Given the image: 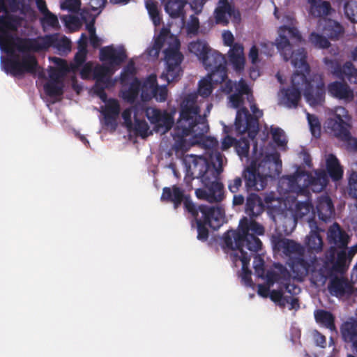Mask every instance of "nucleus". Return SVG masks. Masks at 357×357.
Masks as SVG:
<instances>
[{
  "mask_svg": "<svg viewBox=\"0 0 357 357\" xmlns=\"http://www.w3.org/2000/svg\"><path fill=\"white\" fill-rule=\"evenodd\" d=\"M160 199L162 202L172 203L175 209L183 204L184 210L190 220L191 227L196 228L197 238L199 241H208L209 237L208 227L215 231L225 222V213L223 208L195 204L192 202L190 195L185 194V190L177 185L163 188Z\"/></svg>",
  "mask_w": 357,
  "mask_h": 357,
  "instance_id": "obj_1",
  "label": "nucleus"
},
{
  "mask_svg": "<svg viewBox=\"0 0 357 357\" xmlns=\"http://www.w3.org/2000/svg\"><path fill=\"white\" fill-rule=\"evenodd\" d=\"M197 94H189L181 103L180 116L172 132L174 140L172 149L177 153L188 150L185 137L192 135L201 137L207 133L209 127L206 119L199 115V107L197 105Z\"/></svg>",
  "mask_w": 357,
  "mask_h": 357,
  "instance_id": "obj_2",
  "label": "nucleus"
},
{
  "mask_svg": "<svg viewBox=\"0 0 357 357\" xmlns=\"http://www.w3.org/2000/svg\"><path fill=\"white\" fill-rule=\"evenodd\" d=\"M278 36L275 43H261V54L271 56L273 53V46L275 45L278 52L285 61H291L296 68L308 73L310 66L307 62V53L304 48L301 47L294 50V45L290 42L298 44L304 41L300 31L296 27L282 26L278 31Z\"/></svg>",
  "mask_w": 357,
  "mask_h": 357,
  "instance_id": "obj_3",
  "label": "nucleus"
},
{
  "mask_svg": "<svg viewBox=\"0 0 357 357\" xmlns=\"http://www.w3.org/2000/svg\"><path fill=\"white\" fill-rule=\"evenodd\" d=\"M229 97L230 107L238 109L236 112L234 126L239 135L248 133V137L254 140L259 132V119L263 112L255 102L253 91H235Z\"/></svg>",
  "mask_w": 357,
  "mask_h": 357,
  "instance_id": "obj_4",
  "label": "nucleus"
},
{
  "mask_svg": "<svg viewBox=\"0 0 357 357\" xmlns=\"http://www.w3.org/2000/svg\"><path fill=\"white\" fill-rule=\"evenodd\" d=\"M264 227L253 220L243 217L236 230H228L223 235L225 247L232 250H244L258 252L261 249L262 243L257 236L264 235Z\"/></svg>",
  "mask_w": 357,
  "mask_h": 357,
  "instance_id": "obj_5",
  "label": "nucleus"
},
{
  "mask_svg": "<svg viewBox=\"0 0 357 357\" xmlns=\"http://www.w3.org/2000/svg\"><path fill=\"white\" fill-rule=\"evenodd\" d=\"M273 162L269 160L261 162L259 167L252 163L243 172V178L245 181V188L247 191H259L265 188L267 185V178L273 175L271 170L272 166L275 167L277 174L282 167V162L278 155H273Z\"/></svg>",
  "mask_w": 357,
  "mask_h": 357,
  "instance_id": "obj_6",
  "label": "nucleus"
},
{
  "mask_svg": "<svg viewBox=\"0 0 357 357\" xmlns=\"http://www.w3.org/2000/svg\"><path fill=\"white\" fill-rule=\"evenodd\" d=\"M15 45L20 52H40L51 47L60 52H67L71 50V41L66 36L60 37L57 33L33 39L17 37Z\"/></svg>",
  "mask_w": 357,
  "mask_h": 357,
  "instance_id": "obj_7",
  "label": "nucleus"
},
{
  "mask_svg": "<svg viewBox=\"0 0 357 357\" xmlns=\"http://www.w3.org/2000/svg\"><path fill=\"white\" fill-rule=\"evenodd\" d=\"M351 120V117L344 107H336L333 118H329L326 123L337 138L347 144L348 149L357 151V139L350 132Z\"/></svg>",
  "mask_w": 357,
  "mask_h": 357,
  "instance_id": "obj_8",
  "label": "nucleus"
},
{
  "mask_svg": "<svg viewBox=\"0 0 357 357\" xmlns=\"http://www.w3.org/2000/svg\"><path fill=\"white\" fill-rule=\"evenodd\" d=\"M180 48L181 43L175 38L164 50V60L167 65L166 73H162L159 79L166 81L167 83L176 81L181 75V64L183 60V55Z\"/></svg>",
  "mask_w": 357,
  "mask_h": 357,
  "instance_id": "obj_9",
  "label": "nucleus"
},
{
  "mask_svg": "<svg viewBox=\"0 0 357 357\" xmlns=\"http://www.w3.org/2000/svg\"><path fill=\"white\" fill-rule=\"evenodd\" d=\"M280 84V89H325V84L319 75H314L308 79L303 72H295L290 79L291 85L288 86V79L280 72L275 75Z\"/></svg>",
  "mask_w": 357,
  "mask_h": 357,
  "instance_id": "obj_10",
  "label": "nucleus"
},
{
  "mask_svg": "<svg viewBox=\"0 0 357 357\" xmlns=\"http://www.w3.org/2000/svg\"><path fill=\"white\" fill-rule=\"evenodd\" d=\"M6 10L3 3H0V12ZM17 22L13 15H0V50L10 55L16 48V38L10 33V31H16Z\"/></svg>",
  "mask_w": 357,
  "mask_h": 357,
  "instance_id": "obj_11",
  "label": "nucleus"
},
{
  "mask_svg": "<svg viewBox=\"0 0 357 357\" xmlns=\"http://www.w3.org/2000/svg\"><path fill=\"white\" fill-rule=\"evenodd\" d=\"M3 61V68L7 73L14 77L22 76L25 73H35L38 68V61L33 55H24L20 60L18 55H10Z\"/></svg>",
  "mask_w": 357,
  "mask_h": 357,
  "instance_id": "obj_12",
  "label": "nucleus"
},
{
  "mask_svg": "<svg viewBox=\"0 0 357 357\" xmlns=\"http://www.w3.org/2000/svg\"><path fill=\"white\" fill-rule=\"evenodd\" d=\"M274 266L275 270L268 271L266 274V282L269 286L278 283L283 288L284 292L286 291L291 296L298 294L301 289L297 284L291 283V275L287 268L279 263L275 264Z\"/></svg>",
  "mask_w": 357,
  "mask_h": 357,
  "instance_id": "obj_13",
  "label": "nucleus"
},
{
  "mask_svg": "<svg viewBox=\"0 0 357 357\" xmlns=\"http://www.w3.org/2000/svg\"><path fill=\"white\" fill-rule=\"evenodd\" d=\"M193 171V174H197L196 177L200 179L204 186L213 188L215 184H218L220 190H223V184L218 180L220 172L205 158H199L195 161Z\"/></svg>",
  "mask_w": 357,
  "mask_h": 357,
  "instance_id": "obj_14",
  "label": "nucleus"
},
{
  "mask_svg": "<svg viewBox=\"0 0 357 357\" xmlns=\"http://www.w3.org/2000/svg\"><path fill=\"white\" fill-rule=\"evenodd\" d=\"M316 256H307L305 251L288 259L287 264L294 274V279L301 282L310 273H316Z\"/></svg>",
  "mask_w": 357,
  "mask_h": 357,
  "instance_id": "obj_15",
  "label": "nucleus"
},
{
  "mask_svg": "<svg viewBox=\"0 0 357 357\" xmlns=\"http://www.w3.org/2000/svg\"><path fill=\"white\" fill-rule=\"evenodd\" d=\"M52 61L56 67H50L49 69V82L43 89H63V79L68 73L71 72L67 61L61 58L52 57Z\"/></svg>",
  "mask_w": 357,
  "mask_h": 357,
  "instance_id": "obj_16",
  "label": "nucleus"
},
{
  "mask_svg": "<svg viewBox=\"0 0 357 357\" xmlns=\"http://www.w3.org/2000/svg\"><path fill=\"white\" fill-rule=\"evenodd\" d=\"M145 113L147 119L151 124L154 125V129L158 132L165 134L171 130L174 123L173 115L166 110L148 107Z\"/></svg>",
  "mask_w": 357,
  "mask_h": 357,
  "instance_id": "obj_17",
  "label": "nucleus"
},
{
  "mask_svg": "<svg viewBox=\"0 0 357 357\" xmlns=\"http://www.w3.org/2000/svg\"><path fill=\"white\" fill-rule=\"evenodd\" d=\"M214 17L216 24L227 25L228 17L232 19L234 23L239 24L241 21V15L239 10L229 0H219L214 11Z\"/></svg>",
  "mask_w": 357,
  "mask_h": 357,
  "instance_id": "obj_18",
  "label": "nucleus"
},
{
  "mask_svg": "<svg viewBox=\"0 0 357 357\" xmlns=\"http://www.w3.org/2000/svg\"><path fill=\"white\" fill-rule=\"evenodd\" d=\"M326 65L333 75L343 81H349L350 83L357 84V69L353 63L347 61L343 66L336 60H326Z\"/></svg>",
  "mask_w": 357,
  "mask_h": 357,
  "instance_id": "obj_19",
  "label": "nucleus"
},
{
  "mask_svg": "<svg viewBox=\"0 0 357 357\" xmlns=\"http://www.w3.org/2000/svg\"><path fill=\"white\" fill-rule=\"evenodd\" d=\"M100 60L108 64L110 68L120 66L127 59V54L122 46L117 48L113 45L103 47L100 50Z\"/></svg>",
  "mask_w": 357,
  "mask_h": 357,
  "instance_id": "obj_20",
  "label": "nucleus"
},
{
  "mask_svg": "<svg viewBox=\"0 0 357 357\" xmlns=\"http://www.w3.org/2000/svg\"><path fill=\"white\" fill-rule=\"evenodd\" d=\"M271 241L273 250L282 252L289 259L305 252V248L302 245L291 239L273 236Z\"/></svg>",
  "mask_w": 357,
  "mask_h": 357,
  "instance_id": "obj_21",
  "label": "nucleus"
},
{
  "mask_svg": "<svg viewBox=\"0 0 357 357\" xmlns=\"http://www.w3.org/2000/svg\"><path fill=\"white\" fill-rule=\"evenodd\" d=\"M121 112V107L118 100L109 98L104 106L101 107L100 113L103 116V123L115 130L117 127V119Z\"/></svg>",
  "mask_w": 357,
  "mask_h": 357,
  "instance_id": "obj_22",
  "label": "nucleus"
},
{
  "mask_svg": "<svg viewBox=\"0 0 357 357\" xmlns=\"http://www.w3.org/2000/svg\"><path fill=\"white\" fill-rule=\"evenodd\" d=\"M112 70L106 66H97L93 70V78L96 81L94 86L90 89H105L112 87L114 82L112 79Z\"/></svg>",
  "mask_w": 357,
  "mask_h": 357,
  "instance_id": "obj_23",
  "label": "nucleus"
},
{
  "mask_svg": "<svg viewBox=\"0 0 357 357\" xmlns=\"http://www.w3.org/2000/svg\"><path fill=\"white\" fill-rule=\"evenodd\" d=\"M303 176H304L303 185L308 190L309 193L310 189L314 192H321L328 183L327 175L322 171L316 172L314 176L305 171L304 174H303Z\"/></svg>",
  "mask_w": 357,
  "mask_h": 357,
  "instance_id": "obj_24",
  "label": "nucleus"
},
{
  "mask_svg": "<svg viewBox=\"0 0 357 357\" xmlns=\"http://www.w3.org/2000/svg\"><path fill=\"white\" fill-rule=\"evenodd\" d=\"M137 70L135 63L130 61L123 68L119 77V82L123 87L128 86L127 89H140L142 83L136 77Z\"/></svg>",
  "mask_w": 357,
  "mask_h": 357,
  "instance_id": "obj_25",
  "label": "nucleus"
},
{
  "mask_svg": "<svg viewBox=\"0 0 357 357\" xmlns=\"http://www.w3.org/2000/svg\"><path fill=\"white\" fill-rule=\"evenodd\" d=\"M319 26L321 27L322 33L332 40H339L344 33L343 26L332 19H320L319 20Z\"/></svg>",
  "mask_w": 357,
  "mask_h": 357,
  "instance_id": "obj_26",
  "label": "nucleus"
},
{
  "mask_svg": "<svg viewBox=\"0 0 357 357\" xmlns=\"http://www.w3.org/2000/svg\"><path fill=\"white\" fill-rule=\"evenodd\" d=\"M304 170L297 169L294 174L288 175L283 178L282 183H287V191L295 192L298 195L308 196V190L303 185V182L304 181V176H303V174H304Z\"/></svg>",
  "mask_w": 357,
  "mask_h": 357,
  "instance_id": "obj_27",
  "label": "nucleus"
},
{
  "mask_svg": "<svg viewBox=\"0 0 357 357\" xmlns=\"http://www.w3.org/2000/svg\"><path fill=\"white\" fill-rule=\"evenodd\" d=\"M202 63L206 70H211L220 68V73L222 72L225 75L224 67H226V60L225 56L218 51L210 48L208 53H207Z\"/></svg>",
  "mask_w": 357,
  "mask_h": 357,
  "instance_id": "obj_28",
  "label": "nucleus"
},
{
  "mask_svg": "<svg viewBox=\"0 0 357 357\" xmlns=\"http://www.w3.org/2000/svg\"><path fill=\"white\" fill-rule=\"evenodd\" d=\"M335 255H337V257L333 264L332 268L337 273H343L347 271L351 262L349 261V255L347 253L346 249L337 252L335 247H331L329 250L330 259L334 260Z\"/></svg>",
  "mask_w": 357,
  "mask_h": 357,
  "instance_id": "obj_29",
  "label": "nucleus"
},
{
  "mask_svg": "<svg viewBox=\"0 0 357 357\" xmlns=\"http://www.w3.org/2000/svg\"><path fill=\"white\" fill-rule=\"evenodd\" d=\"M328 239L330 243L334 244L335 247L347 249L349 236L337 223H335L328 231Z\"/></svg>",
  "mask_w": 357,
  "mask_h": 357,
  "instance_id": "obj_30",
  "label": "nucleus"
},
{
  "mask_svg": "<svg viewBox=\"0 0 357 357\" xmlns=\"http://www.w3.org/2000/svg\"><path fill=\"white\" fill-rule=\"evenodd\" d=\"M205 188H198L195 191L196 196L200 199H204L210 203H217L224 199V190H220V185L215 184L213 188L204 186Z\"/></svg>",
  "mask_w": 357,
  "mask_h": 357,
  "instance_id": "obj_31",
  "label": "nucleus"
},
{
  "mask_svg": "<svg viewBox=\"0 0 357 357\" xmlns=\"http://www.w3.org/2000/svg\"><path fill=\"white\" fill-rule=\"evenodd\" d=\"M316 210L319 218L324 222L328 220L334 213L333 203L328 195H321L317 198Z\"/></svg>",
  "mask_w": 357,
  "mask_h": 357,
  "instance_id": "obj_32",
  "label": "nucleus"
},
{
  "mask_svg": "<svg viewBox=\"0 0 357 357\" xmlns=\"http://www.w3.org/2000/svg\"><path fill=\"white\" fill-rule=\"evenodd\" d=\"M302 91H279L278 105L288 109H295L301 99Z\"/></svg>",
  "mask_w": 357,
  "mask_h": 357,
  "instance_id": "obj_33",
  "label": "nucleus"
},
{
  "mask_svg": "<svg viewBox=\"0 0 357 357\" xmlns=\"http://www.w3.org/2000/svg\"><path fill=\"white\" fill-rule=\"evenodd\" d=\"M237 253L234 255L242 262L241 280L244 284L247 287H252L253 284L251 275L252 271L249 268L251 255H248L245 250H237Z\"/></svg>",
  "mask_w": 357,
  "mask_h": 357,
  "instance_id": "obj_34",
  "label": "nucleus"
},
{
  "mask_svg": "<svg viewBox=\"0 0 357 357\" xmlns=\"http://www.w3.org/2000/svg\"><path fill=\"white\" fill-rule=\"evenodd\" d=\"M264 205L261 199L255 193H250L246 199L245 213L250 218L257 217L263 213Z\"/></svg>",
  "mask_w": 357,
  "mask_h": 357,
  "instance_id": "obj_35",
  "label": "nucleus"
},
{
  "mask_svg": "<svg viewBox=\"0 0 357 357\" xmlns=\"http://www.w3.org/2000/svg\"><path fill=\"white\" fill-rule=\"evenodd\" d=\"M314 316L316 322L321 326L328 329L331 332H337L335 324V317L331 312L318 309L314 311Z\"/></svg>",
  "mask_w": 357,
  "mask_h": 357,
  "instance_id": "obj_36",
  "label": "nucleus"
},
{
  "mask_svg": "<svg viewBox=\"0 0 357 357\" xmlns=\"http://www.w3.org/2000/svg\"><path fill=\"white\" fill-rule=\"evenodd\" d=\"M229 60L236 72L243 70L245 60L241 45L236 43L231 47L229 51Z\"/></svg>",
  "mask_w": 357,
  "mask_h": 357,
  "instance_id": "obj_37",
  "label": "nucleus"
},
{
  "mask_svg": "<svg viewBox=\"0 0 357 357\" xmlns=\"http://www.w3.org/2000/svg\"><path fill=\"white\" fill-rule=\"evenodd\" d=\"M340 332L343 340L347 343H352L355 349L357 342V321L354 320L344 321L341 325Z\"/></svg>",
  "mask_w": 357,
  "mask_h": 357,
  "instance_id": "obj_38",
  "label": "nucleus"
},
{
  "mask_svg": "<svg viewBox=\"0 0 357 357\" xmlns=\"http://www.w3.org/2000/svg\"><path fill=\"white\" fill-rule=\"evenodd\" d=\"M331 294L335 296H343L351 291V285L347 280L343 278L335 277L328 284Z\"/></svg>",
  "mask_w": 357,
  "mask_h": 357,
  "instance_id": "obj_39",
  "label": "nucleus"
},
{
  "mask_svg": "<svg viewBox=\"0 0 357 357\" xmlns=\"http://www.w3.org/2000/svg\"><path fill=\"white\" fill-rule=\"evenodd\" d=\"M326 169L333 181H337L342 178V167L337 158L333 154H330L326 160Z\"/></svg>",
  "mask_w": 357,
  "mask_h": 357,
  "instance_id": "obj_40",
  "label": "nucleus"
},
{
  "mask_svg": "<svg viewBox=\"0 0 357 357\" xmlns=\"http://www.w3.org/2000/svg\"><path fill=\"white\" fill-rule=\"evenodd\" d=\"M185 4L186 1L184 0H168L165 3V10L172 18H184Z\"/></svg>",
  "mask_w": 357,
  "mask_h": 357,
  "instance_id": "obj_41",
  "label": "nucleus"
},
{
  "mask_svg": "<svg viewBox=\"0 0 357 357\" xmlns=\"http://www.w3.org/2000/svg\"><path fill=\"white\" fill-rule=\"evenodd\" d=\"M333 11V9L329 1H320L310 6L309 13L314 17H321L331 15Z\"/></svg>",
  "mask_w": 357,
  "mask_h": 357,
  "instance_id": "obj_42",
  "label": "nucleus"
},
{
  "mask_svg": "<svg viewBox=\"0 0 357 357\" xmlns=\"http://www.w3.org/2000/svg\"><path fill=\"white\" fill-rule=\"evenodd\" d=\"M188 50L191 53L196 55L199 60L202 61L207 53H208L210 47L206 42L197 40L196 41H192L189 44Z\"/></svg>",
  "mask_w": 357,
  "mask_h": 357,
  "instance_id": "obj_43",
  "label": "nucleus"
},
{
  "mask_svg": "<svg viewBox=\"0 0 357 357\" xmlns=\"http://www.w3.org/2000/svg\"><path fill=\"white\" fill-rule=\"evenodd\" d=\"M306 102L312 107L322 105L325 101L326 91H303Z\"/></svg>",
  "mask_w": 357,
  "mask_h": 357,
  "instance_id": "obj_44",
  "label": "nucleus"
},
{
  "mask_svg": "<svg viewBox=\"0 0 357 357\" xmlns=\"http://www.w3.org/2000/svg\"><path fill=\"white\" fill-rule=\"evenodd\" d=\"M306 245L311 252L318 253L322 250L323 241L320 234L316 231H312L307 237Z\"/></svg>",
  "mask_w": 357,
  "mask_h": 357,
  "instance_id": "obj_45",
  "label": "nucleus"
},
{
  "mask_svg": "<svg viewBox=\"0 0 357 357\" xmlns=\"http://www.w3.org/2000/svg\"><path fill=\"white\" fill-rule=\"evenodd\" d=\"M161 84H159L157 80V76L155 74H151L143 82L142 87L140 89H167V86L170 83L160 79Z\"/></svg>",
  "mask_w": 357,
  "mask_h": 357,
  "instance_id": "obj_46",
  "label": "nucleus"
},
{
  "mask_svg": "<svg viewBox=\"0 0 357 357\" xmlns=\"http://www.w3.org/2000/svg\"><path fill=\"white\" fill-rule=\"evenodd\" d=\"M64 91H39L40 98L47 103V106L59 102L62 100Z\"/></svg>",
  "mask_w": 357,
  "mask_h": 357,
  "instance_id": "obj_47",
  "label": "nucleus"
},
{
  "mask_svg": "<svg viewBox=\"0 0 357 357\" xmlns=\"http://www.w3.org/2000/svg\"><path fill=\"white\" fill-rule=\"evenodd\" d=\"M307 199L304 202H298L296 204L295 217L296 218H302L303 216L307 215L310 211H313L314 207L311 200L309 199V195L307 196Z\"/></svg>",
  "mask_w": 357,
  "mask_h": 357,
  "instance_id": "obj_48",
  "label": "nucleus"
},
{
  "mask_svg": "<svg viewBox=\"0 0 357 357\" xmlns=\"http://www.w3.org/2000/svg\"><path fill=\"white\" fill-rule=\"evenodd\" d=\"M309 42L317 48H328L331 45L328 38L326 36L312 32L308 38Z\"/></svg>",
  "mask_w": 357,
  "mask_h": 357,
  "instance_id": "obj_49",
  "label": "nucleus"
},
{
  "mask_svg": "<svg viewBox=\"0 0 357 357\" xmlns=\"http://www.w3.org/2000/svg\"><path fill=\"white\" fill-rule=\"evenodd\" d=\"M346 17L353 23L357 22V1L349 0L344 6Z\"/></svg>",
  "mask_w": 357,
  "mask_h": 357,
  "instance_id": "obj_50",
  "label": "nucleus"
},
{
  "mask_svg": "<svg viewBox=\"0 0 357 357\" xmlns=\"http://www.w3.org/2000/svg\"><path fill=\"white\" fill-rule=\"evenodd\" d=\"M234 149L241 158H246L248 156L250 150V141L245 137H241L240 139L236 141L234 144Z\"/></svg>",
  "mask_w": 357,
  "mask_h": 357,
  "instance_id": "obj_51",
  "label": "nucleus"
},
{
  "mask_svg": "<svg viewBox=\"0 0 357 357\" xmlns=\"http://www.w3.org/2000/svg\"><path fill=\"white\" fill-rule=\"evenodd\" d=\"M87 50H78L74 57V62L69 65L71 72H76L86 61Z\"/></svg>",
  "mask_w": 357,
  "mask_h": 357,
  "instance_id": "obj_52",
  "label": "nucleus"
},
{
  "mask_svg": "<svg viewBox=\"0 0 357 357\" xmlns=\"http://www.w3.org/2000/svg\"><path fill=\"white\" fill-rule=\"evenodd\" d=\"M307 119L310 126L312 135L315 137H319L321 135V124L314 114L306 112Z\"/></svg>",
  "mask_w": 357,
  "mask_h": 357,
  "instance_id": "obj_53",
  "label": "nucleus"
},
{
  "mask_svg": "<svg viewBox=\"0 0 357 357\" xmlns=\"http://www.w3.org/2000/svg\"><path fill=\"white\" fill-rule=\"evenodd\" d=\"M257 253V252H250L249 255H250L251 257H254L253 267L255 268L256 273L259 276L263 277L264 273V261L263 257Z\"/></svg>",
  "mask_w": 357,
  "mask_h": 357,
  "instance_id": "obj_54",
  "label": "nucleus"
},
{
  "mask_svg": "<svg viewBox=\"0 0 357 357\" xmlns=\"http://www.w3.org/2000/svg\"><path fill=\"white\" fill-rule=\"evenodd\" d=\"M134 129L141 137H145L148 135L149 127L145 120L138 119L136 115H135Z\"/></svg>",
  "mask_w": 357,
  "mask_h": 357,
  "instance_id": "obj_55",
  "label": "nucleus"
},
{
  "mask_svg": "<svg viewBox=\"0 0 357 357\" xmlns=\"http://www.w3.org/2000/svg\"><path fill=\"white\" fill-rule=\"evenodd\" d=\"M210 76H213V83L214 86L216 87L218 84H221L222 82H225L227 79V68L224 67V74L220 73V68L214 69L211 70Z\"/></svg>",
  "mask_w": 357,
  "mask_h": 357,
  "instance_id": "obj_56",
  "label": "nucleus"
},
{
  "mask_svg": "<svg viewBox=\"0 0 357 357\" xmlns=\"http://www.w3.org/2000/svg\"><path fill=\"white\" fill-rule=\"evenodd\" d=\"M43 15L44 17L40 20L41 24L43 26L47 25L54 29L59 28L58 17L56 15L49 11L48 13L44 14Z\"/></svg>",
  "mask_w": 357,
  "mask_h": 357,
  "instance_id": "obj_57",
  "label": "nucleus"
},
{
  "mask_svg": "<svg viewBox=\"0 0 357 357\" xmlns=\"http://www.w3.org/2000/svg\"><path fill=\"white\" fill-rule=\"evenodd\" d=\"M348 193L350 197L357 199V172H352L349 178Z\"/></svg>",
  "mask_w": 357,
  "mask_h": 357,
  "instance_id": "obj_58",
  "label": "nucleus"
},
{
  "mask_svg": "<svg viewBox=\"0 0 357 357\" xmlns=\"http://www.w3.org/2000/svg\"><path fill=\"white\" fill-rule=\"evenodd\" d=\"M81 6L80 0H65L61 3V10H68L72 13H77L79 10Z\"/></svg>",
  "mask_w": 357,
  "mask_h": 357,
  "instance_id": "obj_59",
  "label": "nucleus"
},
{
  "mask_svg": "<svg viewBox=\"0 0 357 357\" xmlns=\"http://www.w3.org/2000/svg\"><path fill=\"white\" fill-rule=\"evenodd\" d=\"M269 296L273 302L277 303L280 307H284V301L286 296H284L283 288L281 286L279 287L278 289H273L270 291Z\"/></svg>",
  "mask_w": 357,
  "mask_h": 357,
  "instance_id": "obj_60",
  "label": "nucleus"
},
{
  "mask_svg": "<svg viewBox=\"0 0 357 357\" xmlns=\"http://www.w3.org/2000/svg\"><path fill=\"white\" fill-rule=\"evenodd\" d=\"M328 92L333 96L343 100L345 102H351L354 97V91H328Z\"/></svg>",
  "mask_w": 357,
  "mask_h": 357,
  "instance_id": "obj_61",
  "label": "nucleus"
},
{
  "mask_svg": "<svg viewBox=\"0 0 357 357\" xmlns=\"http://www.w3.org/2000/svg\"><path fill=\"white\" fill-rule=\"evenodd\" d=\"M197 138H201L202 141V144L206 149H209L212 151H214L218 149V141L212 137H206L205 134L201 137H197Z\"/></svg>",
  "mask_w": 357,
  "mask_h": 357,
  "instance_id": "obj_62",
  "label": "nucleus"
},
{
  "mask_svg": "<svg viewBox=\"0 0 357 357\" xmlns=\"http://www.w3.org/2000/svg\"><path fill=\"white\" fill-rule=\"evenodd\" d=\"M220 89H250V88L246 81L241 78L238 83L236 82H233L231 80L228 79L226 82L225 88L221 86Z\"/></svg>",
  "mask_w": 357,
  "mask_h": 357,
  "instance_id": "obj_63",
  "label": "nucleus"
},
{
  "mask_svg": "<svg viewBox=\"0 0 357 357\" xmlns=\"http://www.w3.org/2000/svg\"><path fill=\"white\" fill-rule=\"evenodd\" d=\"M227 186L229 190L233 193H238L241 188H243V179L241 177L236 176L234 178L229 179L227 181Z\"/></svg>",
  "mask_w": 357,
  "mask_h": 357,
  "instance_id": "obj_64",
  "label": "nucleus"
}]
</instances>
